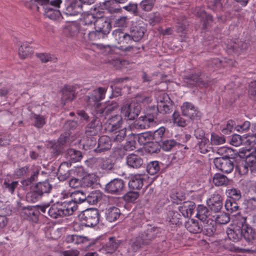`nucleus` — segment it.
<instances>
[{"label": "nucleus", "mask_w": 256, "mask_h": 256, "mask_svg": "<svg viewBox=\"0 0 256 256\" xmlns=\"http://www.w3.org/2000/svg\"><path fill=\"white\" fill-rule=\"evenodd\" d=\"M112 147L110 138L106 136H101L98 140V146L94 150L96 152H102L109 150Z\"/></svg>", "instance_id": "aec40b11"}, {"label": "nucleus", "mask_w": 256, "mask_h": 256, "mask_svg": "<svg viewBox=\"0 0 256 256\" xmlns=\"http://www.w3.org/2000/svg\"><path fill=\"white\" fill-rule=\"evenodd\" d=\"M30 43L24 42L18 48L20 58L24 60L30 56L34 52L33 49L30 46Z\"/></svg>", "instance_id": "c756f323"}, {"label": "nucleus", "mask_w": 256, "mask_h": 256, "mask_svg": "<svg viewBox=\"0 0 256 256\" xmlns=\"http://www.w3.org/2000/svg\"><path fill=\"white\" fill-rule=\"evenodd\" d=\"M256 144V136H246L243 137L242 138V144L246 146L244 148H250V152L252 151V147Z\"/></svg>", "instance_id": "c03bdc74"}, {"label": "nucleus", "mask_w": 256, "mask_h": 256, "mask_svg": "<svg viewBox=\"0 0 256 256\" xmlns=\"http://www.w3.org/2000/svg\"><path fill=\"white\" fill-rule=\"evenodd\" d=\"M100 214L96 208H88L78 215L81 222L88 227H93L97 225L100 222Z\"/></svg>", "instance_id": "7ed1b4c3"}, {"label": "nucleus", "mask_w": 256, "mask_h": 256, "mask_svg": "<svg viewBox=\"0 0 256 256\" xmlns=\"http://www.w3.org/2000/svg\"><path fill=\"white\" fill-rule=\"evenodd\" d=\"M198 145L200 152L204 154L209 152L212 148L211 146L212 144L207 138H202L198 142Z\"/></svg>", "instance_id": "79ce46f5"}, {"label": "nucleus", "mask_w": 256, "mask_h": 256, "mask_svg": "<svg viewBox=\"0 0 256 256\" xmlns=\"http://www.w3.org/2000/svg\"><path fill=\"white\" fill-rule=\"evenodd\" d=\"M207 204L212 212H218L222 208V198L217 192H214L207 200Z\"/></svg>", "instance_id": "2eb2a0df"}, {"label": "nucleus", "mask_w": 256, "mask_h": 256, "mask_svg": "<svg viewBox=\"0 0 256 256\" xmlns=\"http://www.w3.org/2000/svg\"><path fill=\"white\" fill-rule=\"evenodd\" d=\"M126 164L130 168H137L142 164L143 160L139 156L131 154L126 157Z\"/></svg>", "instance_id": "a878e982"}, {"label": "nucleus", "mask_w": 256, "mask_h": 256, "mask_svg": "<svg viewBox=\"0 0 256 256\" xmlns=\"http://www.w3.org/2000/svg\"><path fill=\"white\" fill-rule=\"evenodd\" d=\"M36 56L43 63L48 62H56L57 58L54 55L48 53H36Z\"/></svg>", "instance_id": "8fccbe9b"}, {"label": "nucleus", "mask_w": 256, "mask_h": 256, "mask_svg": "<svg viewBox=\"0 0 256 256\" xmlns=\"http://www.w3.org/2000/svg\"><path fill=\"white\" fill-rule=\"evenodd\" d=\"M226 140L224 136H220L215 133L211 134L210 143L212 145H220L224 144Z\"/></svg>", "instance_id": "13d9d810"}, {"label": "nucleus", "mask_w": 256, "mask_h": 256, "mask_svg": "<svg viewBox=\"0 0 256 256\" xmlns=\"http://www.w3.org/2000/svg\"><path fill=\"white\" fill-rule=\"evenodd\" d=\"M146 31V27L142 24H133L130 30V34L134 42H138L144 36Z\"/></svg>", "instance_id": "f3484780"}, {"label": "nucleus", "mask_w": 256, "mask_h": 256, "mask_svg": "<svg viewBox=\"0 0 256 256\" xmlns=\"http://www.w3.org/2000/svg\"><path fill=\"white\" fill-rule=\"evenodd\" d=\"M225 208L226 210L231 213L237 211L238 206L234 200L228 199L225 202Z\"/></svg>", "instance_id": "864d4df0"}, {"label": "nucleus", "mask_w": 256, "mask_h": 256, "mask_svg": "<svg viewBox=\"0 0 256 256\" xmlns=\"http://www.w3.org/2000/svg\"><path fill=\"white\" fill-rule=\"evenodd\" d=\"M235 63L236 62L232 60H227L222 61L218 58H214L212 61V66L216 69L228 66H235Z\"/></svg>", "instance_id": "473e14b6"}, {"label": "nucleus", "mask_w": 256, "mask_h": 256, "mask_svg": "<svg viewBox=\"0 0 256 256\" xmlns=\"http://www.w3.org/2000/svg\"><path fill=\"white\" fill-rule=\"evenodd\" d=\"M106 90L105 88L100 87L86 96L88 107L96 116L93 118L86 127V132L88 135H96L102 130V122L97 116L106 118V116L118 108V104L116 102L104 104L100 102L104 98Z\"/></svg>", "instance_id": "f257e3e1"}, {"label": "nucleus", "mask_w": 256, "mask_h": 256, "mask_svg": "<svg viewBox=\"0 0 256 256\" xmlns=\"http://www.w3.org/2000/svg\"><path fill=\"white\" fill-rule=\"evenodd\" d=\"M31 2H36L38 4L44 5V12L46 17L50 19L56 20L60 18L62 14L58 8H54L50 6H47L50 0H30Z\"/></svg>", "instance_id": "1a4fd4ad"}, {"label": "nucleus", "mask_w": 256, "mask_h": 256, "mask_svg": "<svg viewBox=\"0 0 256 256\" xmlns=\"http://www.w3.org/2000/svg\"><path fill=\"white\" fill-rule=\"evenodd\" d=\"M71 174L72 175L76 176V178H78L80 180H82L86 173L82 166H77L74 169L71 170Z\"/></svg>", "instance_id": "e2e57ef3"}, {"label": "nucleus", "mask_w": 256, "mask_h": 256, "mask_svg": "<svg viewBox=\"0 0 256 256\" xmlns=\"http://www.w3.org/2000/svg\"><path fill=\"white\" fill-rule=\"evenodd\" d=\"M196 208L195 204L192 202H184L182 206L179 207V211L185 218L192 216Z\"/></svg>", "instance_id": "393cba45"}, {"label": "nucleus", "mask_w": 256, "mask_h": 256, "mask_svg": "<svg viewBox=\"0 0 256 256\" xmlns=\"http://www.w3.org/2000/svg\"><path fill=\"white\" fill-rule=\"evenodd\" d=\"M185 227L190 233L198 234L202 230V224L194 219L188 220L185 224Z\"/></svg>", "instance_id": "cd10ccee"}, {"label": "nucleus", "mask_w": 256, "mask_h": 256, "mask_svg": "<svg viewBox=\"0 0 256 256\" xmlns=\"http://www.w3.org/2000/svg\"><path fill=\"white\" fill-rule=\"evenodd\" d=\"M82 8L80 0H74L66 7L64 14L68 16H76L82 12Z\"/></svg>", "instance_id": "6ab92c4d"}, {"label": "nucleus", "mask_w": 256, "mask_h": 256, "mask_svg": "<svg viewBox=\"0 0 256 256\" xmlns=\"http://www.w3.org/2000/svg\"><path fill=\"white\" fill-rule=\"evenodd\" d=\"M29 173V167L25 166L16 169L14 173L15 178H20L24 176H27Z\"/></svg>", "instance_id": "4d7b16f0"}, {"label": "nucleus", "mask_w": 256, "mask_h": 256, "mask_svg": "<svg viewBox=\"0 0 256 256\" xmlns=\"http://www.w3.org/2000/svg\"><path fill=\"white\" fill-rule=\"evenodd\" d=\"M126 128H122L115 130L114 132L112 138L114 142H120L122 141L126 136Z\"/></svg>", "instance_id": "de8ad7c7"}, {"label": "nucleus", "mask_w": 256, "mask_h": 256, "mask_svg": "<svg viewBox=\"0 0 256 256\" xmlns=\"http://www.w3.org/2000/svg\"><path fill=\"white\" fill-rule=\"evenodd\" d=\"M160 144L159 142H151L145 146L146 150L150 154L158 153L160 150Z\"/></svg>", "instance_id": "bf43d9fd"}, {"label": "nucleus", "mask_w": 256, "mask_h": 256, "mask_svg": "<svg viewBox=\"0 0 256 256\" xmlns=\"http://www.w3.org/2000/svg\"><path fill=\"white\" fill-rule=\"evenodd\" d=\"M201 72L199 70H192L182 77L183 86L192 88L199 85L201 82L200 76Z\"/></svg>", "instance_id": "6e6552de"}, {"label": "nucleus", "mask_w": 256, "mask_h": 256, "mask_svg": "<svg viewBox=\"0 0 256 256\" xmlns=\"http://www.w3.org/2000/svg\"><path fill=\"white\" fill-rule=\"evenodd\" d=\"M64 216L72 215L78 209V206L72 200L60 202Z\"/></svg>", "instance_id": "4be33fe9"}, {"label": "nucleus", "mask_w": 256, "mask_h": 256, "mask_svg": "<svg viewBox=\"0 0 256 256\" xmlns=\"http://www.w3.org/2000/svg\"><path fill=\"white\" fill-rule=\"evenodd\" d=\"M150 238H148L147 234H142L141 236H137L132 238L130 242V245L131 246L133 251H136L139 249L142 245L148 244Z\"/></svg>", "instance_id": "dca6fc26"}, {"label": "nucleus", "mask_w": 256, "mask_h": 256, "mask_svg": "<svg viewBox=\"0 0 256 256\" xmlns=\"http://www.w3.org/2000/svg\"><path fill=\"white\" fill-rule=\"evenodd\" d=\"M39 215V210L36 206L24 207L20 212V216L24 218L34 222H38Z\"/></svg>", "instance_id": "4468645a"}, {"label": "nucleus", "mask_w": 256, "mask_h": 256, "mask_svg": "<svg viewBox=\"0 0 256 256\" xmlns=\"http://www.w3.org/2000/svg\"><path fill=\"white\" fill-rule=\"evenodd\" d=\"M120 214V210L118 208L110 207L106 212V219L110 222H113L119 218Z\"/></svg>", "instance_id": "2f4dec72"}, {"label": "nucleus", "mask_w": 256, "mask_h": 256, "mask_svg": "<svg viewBox=\"0 0 256 256\" xmlns=\"http://www.w3.org/2000/svg\"><path fill=\"white\" fill-rule=\"evenodd\" d=\"M226 193L229 199L232 200H238L241 198V192L240 190L236 188H231L226 190Z\"/></svg>", "instance_id": "680f3d73"}, {"label": "nucleus", "mask_w": 256, "mask_h": 256, "mask_svg": "<svg viewBox=\"0 0 256 256\" xmlns=\"http://www.w3.org/2000/svg\"><path fill=\"white\" fill-rule=\"evenodd\" d=\"M235 124V122L233 120H228L226 126L222 128V132L224 134H230L234 128Z\"/></svg>", "instance_id": "338daca9"}, {"label": "nucleus", "mask_w": 256, "mask_h": 256, "mask_svg": "<svg viewBox=\"0 0 256 256\" xmlns=\"http://www.w3.org/2000/svg\"><path fill=\"white\" fill-rule=\"evenodd\" d=\"M71 166L70 162H62L58 170V178L60 181H64L72 176L71 170L70 168Z\"/></svg>", "instance_id": "a211bd4d"}, {"label": "nucleus", "mask_w": 256, "mask_h": 256, "mask_svg": "<svg viewBox=\"0 0 256 256\" xmlns=\"http://www.w3.org/2000/svg\"><path fill=\"white\" fill-rule=\"evenodd\" d=\"M114 34L115 35V38L118 41V42L120 44V49L124 52H130L132 50L134 47L130 44L134 40L132 36L127 33L122 32L120 29L116 30L114 32Z\"/></svg>", "instance_id": "20e7f679"}, {"label": "nucleus", "mask_w": 256, "mask_h": 256, "mask_svg": "<svg viewBox=\"0 0 256 256\" xmlns=\"http://www.w3.org/2000/svg\"><path fill=\"white\" fill-rule=\"evenodd\" d=\"M101 198L102 195L100 192L98 190H94L86 196V202L90 204H94L98 202Z\"/></svg>", "instance_id": "37998d69"}, {"label": "nucleus", "mask_w": 256, "mask_h": 256, "mask_svg": "<svg viewBox=\"0 0 256 256\" xmlns=\"http://www.w3.org/2000/svg\"><path fill=\"white\" fill-rule=\"evenodd\" d=\"M144 176L137 174L132 176L128 182V186L132 190H140L144 185Z\"/></svg>", "instance_id": "5701e85b"}, {"label": "nucleus", "mask_w": 256, "mask_h": 256, "mask_svg": "<svg viewBox=\"0 0 256 256\" xmlns=\"http://www.w3.org/2000/svg\"><path fill=\"white\" fill-rule=\"evenodd\" d=\"M98 10H101L100 9H98L95 10L96 11V14H87L84 15L82 20V24L84 26H90L92 24L94 23V22L97 18V16H98Z\"/></svg>", "instance_id": "f704fd0d"}, {"label": "nucleus", "mask_w": 256, "mask_h": 256, "mask_svg": "<svg viewBox=\"0 0 256 256\" xmlns=\"http://www.w3.org/2000/svg\"><path fill=\"white\" fill-rule=\"evenodd\" d=\"M181 109L182 114L190 118H193L197 114L195 107L190 102H184L181 107Z\"/></svg>", "instance_id": "c85d7f7f"}, {"label": "nucleus", "mask_w": 256, "mask_h": 256, "mask_svg": "<svg viewBox=\"0 0 256 256\" xmlns=\"http://www.w3.org/2000/svg\"><path fill=\"white\" fill-rule=\"evenodd\" d=\"M152 100V98L148 94H140L137 95L132 100V102L136 104H144V105L148 104Z\"/></svg>", "instance_id": "ea45409f"}, {"label": "nucleus", "mask_w": 256, "mask_h": 256, "mask_svg": "<svg viewBox=\"0 0 256 256\" xmlns=\"http://www.w3.org/2000/svg\"><path fill=\"white\" fill-rule=\"evenodd\" d=\"M121 114L126 120H134L139 115L141 106L132 102L130 104H124L121 108Z\"/></svg>", "instance_id": "423d86ee"}, {"label": "nucleus", "mask_w": 256, "mask_h": 256, "mask_svg": "<svg viewBox=\"0 0 256 256\" xmlns=\"http://www.w3.org/2000/svg\"><path fill=\"white\" fill-rule=\"evenodd\" d=\"M196 15L198 17L205 18L206 20L204 21L203 24L204 28H206L207 23L209 22L212 21V16L210 14H206L203 10H201L199 8H196Z\"/></svg>", "instance_id": "603ef678"}, {"label": "nucleus", "mask_w": 256, "mask_h": 256, "mask_svg": "<svg viewBox=\"0 0 256 256\" xmlns=\"http://www.w3.org/2000/svg\"><path fill=\"white\" fill-rule=\"evenodd\" d=\"M181 215L176 211H170L168 215V219L170 224L177 225L180 222Z\"/></svg>", "instance_id": "09e8293b"}, {"label": "nucleus", "mask_w": 256, "mask_h": 256, "mask_svg": "<svg viewBox=\"0 0 256 256\" xmlns=\"http://www.w3.org/2000/svg\"><path fill=\"white\" fill-rule=\"evenodd\" d=\"M42 196L34 187L30 192L27 193L26 200L28 202H35L38 201Z\"/></svg>", "instance_id": "a18cd8bd"}, {"label": "nucleus", "mask_w": 256, "mask_h": 256, "mask_svg": "<svg viewBox=\"0 0 256 256\" xmlns=\"http://www.w3.org/2000/svg\"><path fill=\"white\" fill-rule=\"evenodd\" d=\"M32 119L34 120V126L38 128H42L46 124V118L44 116L34 114Z\"/></svg>", "instance_id": "052dcab7"}, {"label": "nucleus", "mask_w": 256, "mask_h": 256, "mask_svg": "<svg viewBox=\"0 0 256 256\" xmlns=\"http://www.w3.org/2000/svg\"><path fill=\"white\" fill-rule=\"evenodd\" d=\"M196 216L204 224L205 228L209 227L210 222L212 220L213 214L212 212H210L208 209L202 204L198 205L196 208Z\"/></svg>", "instance_id": "9b49d317"}, {"label": "nucleus", "mask_w": 256, "mask_h": 256, "mask_svg": "<svg viewBox=\"0 0 256 256\" xmlns=\"http://www.w3.org/2000/svg\"><path fill=\"white\" fill-rule=\"evenodd\" d=\"M155 0H142L140 3V8L144 11H150L154 4Z\"/></svg>", "instance_id": "69168bd1"}, {"label": "nucleus", "mask_w": 256, "mask_h": 256, "mask_svg": "<svg viewBox=\"0 0 256 256\" xmlns=\"http://www.w3.org/2000/svg\"><path fill=\"white\" fill-rule=\"evenodd\" d=\"M157 110L160 113L162 114H169L172 111V108L162 100L158 102Z\"/></svg>", "instance_id": "6e6d98bb"}, {"label": "nucleus", "mask_w": 256, "mask_h": 256, "mask_svg": "<svg viewBox=\"0 0 256 256\" xmlns=\"http://www.w3.org/2000/svg\"><path fill=\"white\" fill-rule=\"evenodd\" d=\"M166 128L161 126L152 132L153 140L157 142H162L165 136Z\"/></svg>", "instance_id": "49530a36"}, {"label": "nucleus", "mask_w": 256, "mask_h": 256, "mask_svg": "<svg viewBox=\"0 0 256 256\" xmlns=\"http://www.w3.org/2000/svg\"><path fill=\"white\" fill-rule=\"evenodd\" d=\"M60 203L58 202L54 204L49 208L48 214L49 216L54 218L64 216Z\"/></svg>", "instance_id": "7c9ffc66"}, {"label": "nucleus", "mask_w": 256, "mask_h": 256, "mask_svg": "<svg viewBox=\"0 0 256 256\" xmlns=\"http://www.w3.org/2000/svg\"><path fill=\"white\" fill-rule=\"evenodd\" d=\"M238 155L240 158H245L244 162L249 166L250 170L253 171L256 168V156L252 150L250 152V148H240Z\"/></svg>", "instance_id": "9d476101"}, {"label": "nucleus", "mask_w": 256, "mask_h": 256, "mask_svg": "<svg viewBox=\"0 0 256 256\" xmlns=\"http://www.w3.org/2000/svg\"><path fill=\"white\" fill-rule=\"evenodd\" d=\"M94 28L96 32L104 34H108L112 28L110 22L104 16V12L98 10V16L94 22Z\"/></svg>", "instance_id": "0eeeda50"}, {"label": "nucleus", "mask_w": 256, "mask_h": 256, "mask_svg": "<svg viewBox=\"0 0 256 256\" xmlns=\"http://www.w3.org/2000/svg\"><path fill=\"white\" fill-rule=\"evenodd\" d=\"M214 162L217 169L226 174L231 172L234 168L233 162L229 158H216Z\"/></svg>", "instance_id": "f8f14e48"}, {"label": "nucleus", "mask_w": 256, "mask_h": 256, "mask_svg": "<svg viewBox=\"0 0 256 256\" xmlns=\"http://www.w3.org/2000/svg\"><path fill=\"white\" fill-rule=\"evenodd\" d=\"M122 123V116L115 115L108 119L107 128L110 132H114L121 128Z\"/></svg>", "instance_id": "412c9836"}, {"label": "nucleus", "mask_w": 256, "mask_h": 256, "mask_svg": "<svg viewBox=\"0 0 256 256\" xmlns=\"http://www.w3.org/2000/svg\"><path fill=\"white\" fill-rule=\"evenodd\" d=\"M62 101H72L76 97L74 87L71 86H66L62 90Z\"/></svg>", "instance_id": "bb28decb"}, {"label": "nucleus", "mask_w": 256, "mask_h": 256, "mask_svg": "<svg viewBox=\"0 0 256 256\" xmlns=\"http://www.w3.org/2000/svg\"><path fill=\"white\" fill-rule=\"evenodd\" d=\"M139 194L136 192H128L124 196V200L128 202H134L138 198Z\"/></svg>", "instance_id": "774afa93"}, {"label": "nucleus", "mask_w": 256, "mask_h": 256, "mask_svg": "<svg viewBox=\"0 0 256 256\" xmlns=\"http://www.w3.org/2000/svg\"><path fill=\"white\" fill-rule=\"evenodd\" d=\"M230 220V216L226 213L220 212L218 214L213 215L212 220L210 222V224L208 226L210 227L204 228L206 230V234L210 236L215 232L216 230V224H225Z\"/></svg>", "instance_id": "39448f33"}, {"label": "nucleus", "mask_w": 256, "mask_h": 256, "mask_svg": "<svg viewBox=\"0 0 256 256\" xmlns=\"http://www.w3.org/2000/svg\"><path fill=\"white\" fill-rule=\"evenodd\" d=\"M162 20V16L158 12H154L150 14L149 21L150 24L152 26H154L160 22Z\"/></svg>", "instance_id": "0e129e2a"}, {"label": "nucleus", "mask_w": 256, "mask_h": 256, "mask_svg": "<svg viewBox=\"0 0 256 256\" xmlns=\"http://www.w3.org/2000/svg\"><path fill=\"white\" fill-rule=\"evenodd\" d=\"M247 218H239L236 225H232L226 230L228 238L234 242H238L242 237L246 241L254 239L252 228L246 224Z\"/></svg>", "instance_id": "f03ea898"}, {"label": "nucleus", "mask_w": 256, "mask_h": 256, "mask_svg": "<svg viewBox=\"0 0 256 256\" xmlns=\"http://www.w3.org/2000/svg\"><path fill=\"white\" fill-rule=\"evenodd\" d=\"M66 157L70 161V162H76L82 159V155L80 151L70 148L66 154Z\"/></svg>", "instance_id": "72a5a7b5"}, {"label": "nucleus", "mask_w": 256, "mask_h": 256, "mask_svg": "<svg viewBox=\"0 0 256 256\" xmlns=\"http://www.w3.org/2000/svg\"><path fill=\"white\" fill-rule=\"evenodd\" d=\"M124 186V184L122 180L115 178L106 185L105 191L111 194H120Z\"/></svg>", "instance_id": "ddd939ff"}, {"label": "nucleus", "mask_w": 256, "mask_h": 256, "mask_svg": "<svg viewBox=\"0 0 256 256\" xmlns=\"http://www.w3.org/2000/svg\"><path fill=\"white\" fill-rule=\"evenodd\" d=\"M34 187L42 196L44 194L49 193L52 188L48 181L39 182Z\"/></svg>", "instance_id": "4c0bfd02"}, {"label": "nucleus", "mask_w": 256, "mask_h": 256, "mask_svg": "<svg viewBox=\"0 0 256 256\" xmlns=\"http://www.w3.org/2000/svg\"><path fill=\"white\" fill-rule=\"evenodd\" d=\"M153 140L152 132H146L138 136V140L140 145L146 146Z\"/></svg>", "instance_id": "58836bf2"}, {"label": "nucleus", "mask_w": 256, "mask_h": 256, "mask_svg": "<svg viewBox=\"0 0 256 256\" xmlns=\"http://www.w3.org/2000/svg\"><path fill=\"white\" fill-rule=\"evenodd\" d=\"M160 170L159 162L158 161H152L149 162L146 166V170L150 175L158 173Z\"/></svg>", "instance_id": "3c124183"}, {"label": "nucleus", "mask_w": 256, "mask_h": 256, "mask_svg": "<svg viewBox=\"0 0 256 256\" xmlns=\"http://www.w3.org/2000/svg\"><path fill=\"white\" fill-rule=\"evenodd\" d=\"M249 168V166L246 164L244 160L240 162L235 167L236 172H238L240 176L244 175L247 174Z\"/></svg>", "instance_id": "5fc2aeb1"}, {"label": "nucleus", "mask_w": 256, "mask_h": 256, "mask_svg": "<svg viewBox=\"0 0 256 256\" xmlns=\"http://www.w3.org/2000/svg\"><path fill=\"white\" fill-rule=\"evenodd\" d=\"M121 242L120 240L114 237H110L102 248L106 253H112L117 250Z\"/></svg>", "instance_id": "b1692460"}, {"label": "nucleus", "mask_w": 256, "mask_h": 256, "mask_svg": "<svg viewBox=\"0 0 256 256\" xmlns=\"http://www.w3.org/2000/svg\"><path fill=\"white\" fill-rule=\"evenodd\" d=\"M213 183L218 186H226L228 183V180L226 176L216 174L213 177Z\"/></svg>", "instance_id": "a19ab883"}, {"label": "nucleus", "mask_w": 256, "mask_h": 256, "mask_svg": "<svg viewBox=\"0 0 256 256\" xmlns=\"http://www.w3.org/2000/svg\"><path fill=\"white\" fill-rule=\"evenodd\" d=\"M87 241L88 239L86 237L75 234L68 235L66 238V242L67 243H71L76 245L84 244Z\"/></svg>", "instance_id": "c9c22d12"}, {"label": "nucleus", "mask_w": 256, "mask_h": 256, "mask_svg": "<svg viewBox=\"0 0 256 256\" xmlns=\"http://www.w3.org/2000/svg\"><path fill=\"white\" fill-rule=\"evenodd\" d=\"M226 48V50L230 54H232L234 53L240 54L243 49V44L242 45V48H240L239 47V44L230 40L228 41Z\"/></svg>", "instance_id": "e433bc0d"}]
</instances>
